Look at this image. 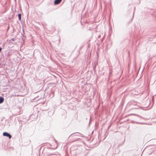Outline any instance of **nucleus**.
Masks as SVG:
<instances>
[{"mask_svg": "<svg viewBox=\"0 0 156 156\" xmlns=\"http://www.w3.org/2000/svg\"><path fill=\"white\" fill-rule=\"evenodd\" d=\"M79 135H81V134L77 132L71 134L68 137V138H70L69 140V142L72 143L80 139V138H78V136H80Z\"/></svg>", "mask_w": 156, "mask_h": 156, "instance_id": "f257e3e1", "label": "nucleus"}, {"mask_svg": "<svg viewBox=\"0 0 156 156\" xmlns=\"http://www.w3.org/2000/svg\"><path fill=\"white\" fill-rule=\"evenodd\" d=\"M118 152H114L112 151L111 150H109L107 153L106 156H114L115 154L116 153H118Z\"/></svg>", "mask_w": 156, "mask_h": 156, "instance_id": "f03ea898", "label": "nucleus"}, {"mask_svg": "<svg viewBox=\"0 0 156 156\" xmlns=\"http://www.w3.org/2000/svg\"><path fill=\"white\" fill-rule=\"evenodd\" d=\"M38 95L37 97L38 98V100L42 99L44 98V94L43 91H40L38 93Z\"/></svg>", "mask_w": 156, "mask_h": 156, "instance_id": "7ed1b4c3", "label": "nucleus"}, {"mask_svg": "<svg viewBox=\"0 0 156 156\" xmlns=\"http://www.w3.org/2000/svg\"><path fill=\"white\" fill-rule=\"evenodd\" d=\"M111 144L108 142L105 144L103 146V148L106 150L109 149L111 147Z\"/></svg>", "mask_w": 156, "mask_h": 156, "instance_id": "20e7f679", "label": "nucleus"}, {"mask_svg": "<svg viewBox=\"0 0 156 156\" xmlns=\"http://www.w3.org/2000/svg\"><path fill=\"white\" fill-rule=\"evenodd\" d=\"M3 135L4 136L8 137L9 139H11L12 137L11 135L9 133L7 132H4L3 133Z\"/></svg>", "mask_w": 156, "mask_h": 156, "instance_id": "39448f33", "label": "nucleus"}, {"mask_svg": "<svg viewBox=\"0 0 156 156\" xmlns=\"http://www.w3.org/2000/svg\"><path fill=\"white\" fill-rule=\"evenodd\" d=\"M62 1V0H55L54 1V4L55 5H57L59 4Z\"/></svg>", "mask_w": 156, "mask_h": 156, "instance_id": "423d86ee", "label": "nucleus"}, {"mask_svg": "<svg viewBox=\"0 0 156 156\" xmlns=\"http://www.w3.org/2000/svg\"><path fill=\"white\" fill-rule=\"evenodd\" d=\"M4 101V98L1 96H0V104L2 103Z\"/></svg>", "mask_w": 156, "mask_h": 156, "instance_id": "0eeeda50", "label": "nucleus"}, {"mask_svg": "<svg viewBox=\"0 0 156 156\" xmlns=\"http://www.w3.org/2000/svg\"><path fill=\"white\" fill-rule=\"evenodd\" d=\"M19 20H21V13H19L18 15Z\"/></svg>", "mask_w": 156, "mask_h": 156, "instance_id": "6e6552de", "label": "nucleus"}, {"mask_svg": "<svg viewBox=\"0 0 156 156\" xmlns=\"http://www.w3.org/2000/svg\"><path fill=\"white\" fill-rule=\"evenodd\" d=\"M96 65H94V66H93V68L94 69H95V68L96 67Z\"/></svg>", "mask_w": 156, "mask_h": 156, "instance_id": "1a4fd4ad", "label": "nucleus"}, {"mask_svg": "<svg viewBox=\"0 0 156 156\" xmlns=\"http://www.w3.org/2000/svg\"><path fill=\"white\" fill-rule=\"evenodd\" d=\"M11 40H12V41H15V39H14V38H12L11 39ZM10 41H11V40H10Z\"/></svg>", "mask_w": 156, "mask_h": 156, "instance_id": "9d476101", "label": "nucleus"}, {"mask_svg": "<svg viewBox=\"0 0 156 156\" xmlns=\"http://www.w3.org/2000/svg\"><path fill=\"white\" fill-rule=\"evenodd\" d=\"M54 154H48V155H49V156H51V155H54Z\"/></svg>", "mask_w": 156, "mask_h": 156, "instance_id": "9b49d317", "label": "nucleus"}, {"mask_svg": "<svg viewBox=\"0 0 156 156\" xmlns=\"http://www.w3.org/2000/svg\"><path fill=\"white\" fill-rule=\"evenodd\" d=\"M2 48L1 47H0V52L2 50Z\"/></svg>", "mask_w": 156, "mask_h": 156, "instance_id": "f8f14e48", "label": "nucleus"}, {"mask_svg": "<svg viewBox=\"0 0 156 156\" xmlns=\"http://www.w3.org/2000/svg\"><path fill=\"white\" fill-rule=\"evenodd\" d=\"M55 142H57V141H56V140H55Z\"/></svg>", "mask_w": 156, "mask_h": 156, "instance_id": "ddd939ff", "label": "nucleus"}]
</instances>
